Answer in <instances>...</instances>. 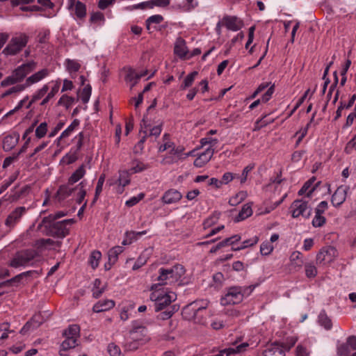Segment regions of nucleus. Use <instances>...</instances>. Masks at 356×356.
Listing matches in <instances>:
<instances>
[{"label":"nucleus","mask_w":356,"mask_h":356,"mask_svg":"<svg viewBox=\"0 0 356 356\" xmlns=\"http://www.w3.org/2000/svg\"><path fill=\"white\" fill-rule=\"evenodd\" d=\"M159 273V275L157 277L159 282L151 286L150 290L152 291H160L161 286L178 282L184 275L185 270L182 265L175 264L170 268H161Z\"/></svg>","instance_id":"f257e3e1"},{"label":"nucleus","mask_w":356,"mask_h":356,"mask_svg":"<svg viewBox=\"0 0 356 356\" xmlns=\"http://www.w3.org/2000/svg\"><path fill=\"white\" fill-rule=\"evenodd\" d=\"M255 285L232 286L225 289V293L220 299L222 305L241 303L245 298L248 297L255 289Z\"/></svg>","instance_id":"f03ea898"},{"label":"nucleus","mask_w":356,"mask_h":356,"mask_svg":"<svg viewBox=\"0 0 356 356\" xmlns=\"http://www.w3.org/2000/svg\"><path fill=\"white\" fill-rule=\"evenodd\" d=\"M138 332H140L142 336H145L147 333L146 327L143 325H133V328L129 332V339H127L124 344V351H134L145 342V339L136 337V335Z\"/></svg>","instance_id":"7ed1b4c3"},{"label":"nucleus","mask_w":356,"mask_h":356,"mask_svg":"<svg viewBox=\"0 0 356 356\" xmlns=\"http://www.w3.org/2000/svg\"><path fill=\"white\" fill-rule=\"evenodd\" d=\"M149 298L154 302V311L159 312L171 306L170 304L176 300L177 295L174 292L162 293L159 291H153Z\"/></svg>","instance_id":"20e7f679"},{"label":"nucleus","mask_w":356,"mask_h":356,"mask_svg":"<svg viewBox=\"0 0 356 356\" xmlns=\"http://www.w3.org/2000/svg\"><path fill=\"white\" fill-rule=\"evenodd\" d=\"M39 255L38 252L33 249H26L16 252L10 261V266L18 268L26 266L29 263Z\"/></svg>","instance_id":"39448f33"},{"label":"nucleus","mask_w":356,"mask_h":356,"mask_svg":"<svg viewBox=\"0 0 356 356\" xmlns=\"http://www.w3.org/2000/svg\"><path fill=\"white\" fill-rule=\"evenodd\" d=\"M28 40L29 37L24 33H21L18 36L13 37L11 38L8 45L3 49L2 53L6 56L16 55L26 47Z\"/></svg>","instance_id":"423d86ee"},{"label":"nucleus","mask_w":356,"mask_h":356,"mask_svg":"<svg viewBox=\"0 0 356 356\" xmlns=\"http://www.w3.org/2000/svg\"><path fill=\"white\" fill-rule=\"evenodd\" d=\"M290 209L292 217L296 218L302 216L305 218H309L312 214V209L308 207V202L302 200H296L293 202Z\"/></svg>","instance_id":"0eeeda50"},{"label":"nucleus","mask_w":356,"mask_h":356,"mask_svg":"<svg viewBox=\"0 0 356 356\" xmlns=\"http://www.w3.org/2000/svg\"><path fill=\"white\" fill-rule=\"evenodd\" d=\"M69 234V230L63 225V222L52 221L47 226V232L44 234L54 238H63Z\"/></svg>","instance_id":"6e6552de"},{"label":"nucleus","mask_w":356,"mask_h":356,"mask_svg":"<svg viewBox=\"0 0 356 356\" xmlns=\"http://www.w3.org/2000/svg\"><path fill=\"white\" fill-rule=\"evenodd\" d=\"M337 350L338 356H351L352 351L356 352V336H350L346 342L339 343Z\"/></svg>","instance_id":"1a4fd4ad"},{"label":"nucleus","mask_w":356,"mask_h":356,"mask_svg":"<svg viewBox=\"0 0 356 356\" xmlns=\"http://www.w3.org/2000/svg\"><path fill=\"white\" fill-rule=\"evenodd\" d=\"M337 250L333 246H326L321 249L316 255V262L319 264L330 263L337 256Z\"/></svg>","instance_id":"9d476101"},{"label":"nucleus","mask_w":356,"mask_h":356,"mask_svg":"<svg viewBox=\"0 0 356 356\" xmlns=\"http://www.w3.org/2000/svg\"><path fill=\"white\" fill-rule=\"evenodd\" d=\"M27 209L25 207L15 208L6 218L5 225L13 229L18 223L23 215L26 213Z\"/></svg>","instance_id":"9b49d317"},{"label":"nucleus","mask_w":356,"mask_h":356,"mask_svg":"<svg viewBox=\"0 0 356 356\" xmlns=\"http://www.w3.org/2000/svg\"><path fill=\"white\" fill-rule=\"evenodd\" d=\"M35 67L36 63L34 61H30L19 66L13 72V73L14 74V76H16L19 82H21L26 75L33 71Z\"/></svg>","instance_id":"f8f14e48"},{"label":"nucleus","mask_w":356,"mask_h":356,"mask_svg":"<svg viewBox=\"0 0 356 356\" xmlns=\"http://www.w3.org/2000/svg\"><path fill=\"white\" fill-rule=\"evenodd\" d=\"M148 127H149V124L148 123L147 116L146 114H145L140 123V134H143L144 135L142 136L134 149V152L136 154L141 152L144 148L143 144L145 142L147 137L148 136L147 130H144V129H147Z\"/></svg>","instance_id":"ddd939ff"},{"label":"nucleus","mask_w":356,"mask_h":356,"mask_svg":"<svg viewBox=\"0 0 356 356\" xmlns=\"http://www.w3.org/2000/svg\"><path fill=\"white\" fill-rule=\"evenodd\" d=\"M348 189L349 186H340L337 188L331 198V202L334 207H339L344 202Z\"/></svg>","instance_id":"4468645a"},{"label":"nucleus","mask_w":356,"mask_h":356,"mask_svg":"<svg viewBox=\"0 0 356 356\" xmlns=\"http://www.w3.org/2000/svg\"><path fill=\"white\" fill-rule=\"evenodd\" d=\"M222 20L228 30L237 31L243 26V21L236 16H225Z\"/></svg>","instance_id":"2eb2a0df"},{"label":"nucleus","mask_w":356,"mask_h":356,"mask_svg":"<svg viewBox=\"0 0 356 356\" xmlns=\"http://www.w3.org/2000/svg\"><path fill=\"white\" fill-rule=\"evenodd\" d=\"M75 190H76V186L73 187L72 185L69 184L67 182L66 184L59 186L56 193V198L58 202H62L71 195Z\"/></svg>","instance_id":"dca6fc26"},{"label":"nucleus","mask_w":356,"mask_h":356,"mask_svg":"<svg viewBox=\"0 0 356 356\" xmlns=\"http://www.w3.org/2000/svg\"><path fill=\"white\" fill-rule=\"evenodd\" d=\"M214 153V149L208 147L204 152L201 153L199 156L195 159L194 165L197 168H202L212 158Z\"/></svg>","instance_id":"f3484780"},{"label":"nucleus","mask_w":356,"mask_h":356,"mask_svg":"<svg viewBox=\"0 0 356 356\" xmlns=\"http://www.w3.org/2000/svg\"><path fill=\"white\" fill-rule=\"evenodd\" d=\"M263 356H285V351L280 343L275 342L266 347Z\"/></svg>","instance_id":"a211bd4d"},{"label":"nucleus","mask_w":356,"mask_h":356,"mask_svg":"<svg viewBox=\"0 0 356 356\" xmlns=\"http://www.w3.org/2000/svg\"><path fill=\"white\" fill-rule=\"evenodd\" d=\"M182 198L181 193L176 189H169L165 191L162 197V201L167 204L179 202Z\"/></svg>","instance_id":"6ab92c4d"},{"label":"nucleus","mask_w":356,"mask_h":356,"mask_svg":"<svg viewBox=\"0 0 356 356\" xmlns=\"http://www.w3.org/2000/svg\"><path fill=\"white\" fill-rule=\"evenodd\" d=\"M188 52V51L186 45V41L181 37L177 38L174 47L175 54L180 58H184Z\"/></svg>","instance_id":"aec40b11"},{"label":"nucleus","mask_w":356,"mask_h":356,"mask_svg":"<svg viewBox=\"0 0 356 356\" xmlns=\"http://www.w3.org/2000/svg\"><path fill=\"white\" fill-rule=\"evenodd\" d=\"M74 7V14L79 19H83L86 15V6L80 1L69 0V7Z\"/></svg>","instance_id":"412c9836"},{"label":"nucleus","mask_w":356,"mask_h":356,"mask_svg":"<svg viewBox=\"0 0 356 356\" xmlns=\"http://www.w3.org/2000/svg\"><path fill=\"white\" fill-rule=\"evenodd\" d=\"M49 74V71L47 69H42L35 74H32L29 77H28L26 80V82L24 85V88H27L31 85L38 83L41 81L42 79L46 77Z\"/></svg>","instance_id":"4be33fe9"},{"label":"nucleus","mask_w":356,"mask_h":356,"mask_svg":"<svg viewBox=\"0 0 356 356\" xmlns=\"http://www.w3.org/2000/svg\"><path fill=\"white\" fill-rule=\"evenodd\" d=\"M115 307V302L113 300H99L94 305L92 311L95 313H99L108 311Z\"/></svg>","instance_id":"5701e85b"},{"label":"nucleus","mask_w":356,"mask_h":356,"mask_svg":"<svg viewBox=\"0 0 356 356\" xmlns=\"http://www.w3.org/2000/svg\"><path fill=\"white\" fill-rule=\"evenodd\" d=\"M19 134L17 136L8 135L4 137L3 140V149L6 152H9L13 149L18 143Z\"/></svg>","instance_id":"b1692460"},{"label":"nucleus","mask_w":356,"mask_h":356,"mask_svg":"<svg viewBox=\"0 0 356 356\" xmlns=\"http://www.w3.org/2000/svg\"><path fill=\"white\" fill-rule=\"evenodd\" d=\"M179 309V306L178 305H172L166 309H163L164 311L161 312L156 316V318L158 320H168L172 317V316L176 313Z\"/></svg>","instance_id":"393cba45"},{"label":"nucleus","mask_w":356,"mask_h":356,"mask_svg":"<svg viewBox=\"0 0 356 356\" xmlns=\"http://www.w3.org/2000/svg\"><path fill=\"white\" fill-rule=\"evenodd\" d=\"M318 322L326 330H330L332 327V323L330 318L327 316L326 312L323 309L318 316Z\"/></svg>","instance_id":"a878e982"},{"label":"nucleus","mask_w":356,"mask_h":356,"mask_svg":"<svg viewBox=\"0 0 356 356\" xmlns=\"http://www.w3.org/2000/svg\"><path fill=\"white\" fill-rule=\"evenodd\" d=\"M86 174L85 165L82 164L78 169H76L72 175L69 177L67 182L69 184L74 185L79 181Z\"/></svg>","instance_id":"bb28decb"},{"label":"nucleus","mask_w":356,"mask_h":356,"mask_svg":"<svg viewBox=\"0 0 356 356\" xmlns=\"http://www.w3.org/2000/svg\"><path fill=\"white\" fill-rule=\"evenodd\" d=\"M252 214V209L250 204H245L243 206L238 216L235 217L234 222H238L246 219Z\"/></svg>","instance_id":"cd10ccee"},{"label":"nucleus","mask_w":356,"mask_h":356,"mask_svg":"<svg viewBox=\"0 0 356 356\" xmlns=\"http://www.w3.org/2000/svg\"><path fill=\"white\" fill-rule=\"evenodd\" d=\"M194 307H195V305L190 303L183 308L181 314L184 319L193 321V318H195L197 312Z\"/></svg>","instance_id":"c85d7f7f"},{"label":"nucleus","mask_w":356,"mask_h":356,"mask_svg":"<svg viewBox=\"0 0 356 356\" xmlns=\"http://www.w3.org/2000/svg\"><path fill=\"white\" fill-rule=\"evenodd\" d=\"M28 189V186H25L19 190H17V186L14 187L12 189V193L10 195L8 200L10 202H15L18 200L27 191Z\"/></svg>","instance_id":"c756f323"},{"label":"nucleus","mask_w":356,"mask_h":356,"mask_svg":"<svg viewBox=\"0 0 356 356\" xmlns=\"http://www.w3.org/2000/svg\"><path fill=\"white\" fill-rule=\"evenodd\" d=\"M124 251L122 246H115L110 249L108 252V260L112 263H115L118 261V255Z\"/></svg>","instance_id":"7c9ffc66"},{"label":"nucleus","mask_w":356,"mask_h":356,"mask_svg":"<svg viewBox=\"0 0 356 356\" xmlns=\"http://www.w3.org/2000/svg\"><path fill=\"white\" fill-rule=\"evenodd\" d=\"M198 72L197 71H193L188 74L184 79L183 83L180 86L181 90H186V88L191 87L195 79V77L197 76Z\"/></svg>","instance_id":"2f4dec72"},{"label":"nucleus","mask_w":356,"mask_h":356,"mask_svg":"<svg viewBox=\"0 0 356 356\" xmlns=\"http://www.w3.org/2000/svg\"><path fill=\"white\" fill-rule=\"evenodd\" d=\"M86 186V181L85 180L81 181L76 186V190H79L78 195H77V198H76V202L78 204H81L86 197V191L85 189Z\"/></svg>","instance_id":"473e14b6"},{"label":"nucleus","mask_w":356,"mask_h":356,"mask_svg":"<svg viewBox=\"0 0 356 356\" xmlns=\"http://www.w3.org/2000/svg\"><path fill=\"white\" fill-rule=\"evenodd\" d=\"M163 21V17L161 15H154L149 17L146 21H145V25L147 29L149 31H151V24H159L161 23Z\"/></svg>","instance_id":"72a5a7b5"},{"label":"nucleus","mask_w":356,"mask_h":356,"mask_svg":"<svg viewBox=\"0 0 356 356\" xmlns=\"http://www.w3.org/2000/svg\"><path fill=\"white\" fill-rule=\"evenodd\" d=\"M102 257V253L98 250L93 251L89 257V264L92 268L95 269L99 266V261Z\"/></svg>","instance_id":"f704fd0d"},{"label":"nucleus","mask_w":356,"mask_h":356,"mask_svg":"<svg viewBox=\"0 0 356 356\" xmlns=\"http://www.w3.org/2000/svg\"><path fill=\"white\" fill-rule=\"evenodd\" d=\"M80 121L78 119H75L73 120V122L70 124V125L64 130L61 135L58 138V140H60L62 138L68 137L72 131H73L76 127H77L79 125Z\"/></svg>","instance_id":"c9c22d12"},{"label":"nucleus","mask_w":356,"mask_h":356,"mask_svg":"<svg viewBox=\"0 0 356 356\" xmlns=\"http://www.w3.org/2000/svg\"><path fill=\"white\" fill-rule=\"evenodd\" d=\"M80 332L79 326L77 325H71L65 330L63 332V335L65 337H74L76 338Z\"/></svg>","instance_id":"e433bc0d"},{"label":"nucleus","mask_w":356,"mask_h":356,"mask_svg":"<svg viewBox=\"0 0 356 356\" xmlns=\"http://www.w3.org/2000/svg\"><path fill=\"white\" fill-rule=\"evenodd\" d=\"M74 102V98L67 95H63L58 100L57 104L58 106H64L66 109H69Z\"/></svg>","instance_id":"4c0bfd02"},{"label":"nucleus","mask_w":356,"mask_h":356,"mask_svg":"<svg viewBox=\"0 0 356 356\" xmlns=\"http://www.w3.org/2000/svg\"><path fill=\"white\" fill-rule=\"evenodd\" d=\"M119 185L122 186L120 193L123 191V188L130 183L129 173L127 171L120 172L119 178L118 179Z\"/></svg>","instance_id":"58836bf2"},{"label":"nucleus","mask_w":356,"mask_h":356,"mask_svg":"<svg viewBox=\"0 0 356 356\" xmlns=\"http://www.w3.org/2000/svg\"><path fill=\"white\" fill-rule=\"evenodd\" d=\"M147 233V231H143V232H127L126 235L129 237V241L127 239L123 240L122 244L123 245H126L128 244H130L132 243V240H136L138 236H140L142 235H144Z\"/></svg>","instance_id":"ea45409f"},{"label":"nucleus","mask_w":356,"mask_h":356,"mask_svg":"<svg viewBox=\"0 0 356 356\" xmlns=\"http://www.w3.org/2000/svg\"><path fill=\"white\" fill-rule=\"evenodd\" d=\"M76 346V339L74 337H66L62 342L60 347L63 350H67L73 348Z\"/></svg>","instance_id":"a19ab883"},{"label":"nucleus","mask_w":356,"mask_h":356,"mask_svg":"<svg viewBox=\"0 0 356 356\" xmlns=\"http://www.w3.org/2000/svg\"><path fill=\"white\" fill-rule=\"evenodd\" d=\"M78 159V154L75 152L73 153L66 154L60 160L61 163L70 165L74 163Z\"/></svg>","instance_id":"79ce46f5"},{"label":"nucleus","mask_w":356,"mask_h":356,"mask_svg":"<svg viewBox=\"0 0 356 356\" xmlns=\"http://www.w3.org/2000/svg\"><path fill=\"white\" fill-rule=\"evenodd\" d=\"M298 341V337L296 336H291L287 337L285 342L280 343L282 347L284 349V351H289L291 348L296 344Z\"/></svg>","instance_id":"37998d69"},{"label":"nucleus","mask_w":356,"mask_h":356,"mask_svg":"<svg viewBox=\"0 0 356 356\" xmlns=\"http://www.w3.org/2000/svg\"><path fill=\"white\" fill-rule=\"evenodd\" d=\"M241 239V237L238 234H235L232 236L231 237H228L220 241V243L222 244V247L224 248L228 245H233L236 243L238 242Z\"/></svg>","instance_id":"c03bdc74"},{"label":"nucleus","mask_w":356,"mask_h":356,"mask_svg":"<svg viewBox=\"0 0 356 356\" xmlns=\"http://www.w3.org/2000/svg\"><path fill=\"white\" fill-rule=\"evenodd\" d=\"M305 270L306 276L308 278H314L317 275V269L316 266L310 263H307L305 265Z\"/></svg>","instance_id":"a18cd8bd"},{"label":"nucleus","mask_w":356,"mask_h":356,"mask_svg":"<svg viewBox=\"0 0 356 356\" xmlns=\"http://www.w3.org/2000/svg\"><path fill=\"white\" fill-rule=\"evenodd\" d=\"M92 87L90 84L86 85L82 90L81 98L83 104L88 102L91 96Z\"/></svg>","instance_id":"49530a36"},{"label":"nucleus","mask_w":356,"mask_h":356,"mask_svg":"<svg viewBox=\"0 0 356 356\" xmlns=\"http://www.w3.org/2000/svg\"><path fill=\"white\" fill-rule=\"evenodd\" d=\"M191 303L195 305V307L197 312H206L209 305V302L207 300H195Z\"/></svg>","instance_id":"de8ad7c7"},{"label":"nucleus","mask_w":356,"mask_h":356,"mask_svg":"<svg viewBox=\"0 0 356 356\" xmlns=\"http://www.w3.org/2000/svg\"><path fill=\"white\" fill-rule=\"evenodd\" d=\"M66 67L70 72H76L79 70L81 65L74 60L67 59Z\"/></svg>","instance_id":"09e8293b"},{"label":"nucleus","mask_w":356,"mask_h":356,"mask_svg":"<svg viewBox=\"0 0 356 356\" xmlns=\"http://www.w3.org/2000/svg\"><path fill=\"white\" fill-rule=\"evenodd\" d=\"M49 86L44 85L40 90H38L32 97V102H36L43 97L48 92Z\"/></svg>","instance_id":"8fccbe9b"},{"label":"nucleus","mask_w":356,"mask_h":356,"mask_svg":"<svg viewBox=\"0 0 356 356\" xmlns=\"http://www.w3.org/2000/svg\"><path fill=\"white\" fill-rule=\"evenodd\" d=\"M47 132V123L42 122L35 129V136L38 138H43Z\"/></svg>","instance_id":"3c124183"},{"label":"nucleus","mask_w":356,"mask_h":356,"mask_svg":"<svg viewBox=\"0 0 356 356\" xmlns=\"http://www.w3.org/2000/svg\"><path fill=\"white\" fill-rule=\"evenodd\" d=\"M322 215L321 213H315V216L312 220V225L314 227H322L325 223L326 219Z\"/></svg>","instance_id":"603ef678"},{"label":"nucleus","mask_w":356,"mask_h":356,"mask_svg":"<svg viewBox=\"0 0 356 356\" xmlns=\"http://www.w3.org/2000/svg\"><path fill=\"white\" fill-rule=\"evenodd\" d=\"M24 89H25V88H24L23 84H19V85L15 86L10 88H9L8 90H7L5 92H3L1 95V97L4 98V97H6L13 94V93H16V92H22Z\"/></svg>","instance_id":"864d4df0"},{"label":"nucleus","mask_w":356,"mask_h":356,"mask_svg":"<svg viewBox=\"0 0 356 356\" xmlns=\"http://www.w3.org/2000/svg\"><path fill=\"white\" fill-rule=\"evenodd\" d=\"M59 85L56 84L51 90V91L47 94V95L43 99L41 102L40 105H45L51 98L54 97V95L58 92Z\"/></svg>","instance_id":"5fc2aeb1"},{"label":"nucleus","mask_w":356,"mask_h":356,"mask_svg":"<svg viewBox=\"0 0 356 356\" xmlns=\"http://www.w3.org/2000/svg\"><path fill=\"white\" fill-rule=\"evenodd\" d=\"M273 247L270 242H264L260 245V252L262 255H268L273 251Z\"/></svg>","instance_id":"6e6d98bb"},{"label":"nucleus","mask_w":356,"mask_h":356,"mask_svg":"<svg viewBox=\"0 0 356 356\" xmlns=\"http://www.w3.org/2000/svg\"><path fill=\"white\" fill-rule=\"evenodd\" d=\"M206 313H207V312H197L195 318H193V321H194L195 323H197L200 325H206L207 324Z\"/></svg>","instance_id":"4d7b16f0"},{"label":"nucleus","mask_w":356,"mask_h":356,"mask_svg":"<svg viewBox=\"0 0 356 356\" xmlns=\"http://www.w3.org/2000/svg\"><path fill=\"white\" fill-rule=\"evenodd\" d=\"M17 83H19V81L17 79L16 76H15L14 74L12 72V74L10 76L6 77L1 82V86L2 87H6L10 85H14Z\"/></svg>","instance_id":"13d9d810"},{"label":"nucleus","mask_w":356,"mask_h":356,"mask_svg":"<svg viewBox=\"0 0 356 356\" xmlns=\"http://www.w3.org/2000/svg\"><path fill=\"white\" fill-rule=\"evenodd\" d=\"M90 21L92 23H97L98 22H104V15L101 12H95L91 13Z\"/></svg>","instance_id":"bf43d9fd"},{"label":"nucleus","mask_w":356,"mask_h":356,"mask_svg":"<svg viewBox=\"0 0 356 356\" xmlns=\"http://www.w3.org/2000/svg\"><path fill=\"white\" fill-rule=\"evenodd\" d=\"M235 178H239V175H236V174L234 175L229 172H225L222 175V179H221L222 185L229 184L231 181H232Z\"/></svg>","instance_id":"052dcab7"},{"label":"nucleus","mask_w":356,"mask_h":356,"mask_svg":"<svg viewBox=\"0 0 356 356\" xmlns=\"http://www.w3.org/2000/svg\"><path fill=\"white\" fill-rule=\"evenodd\" d=\"M315 180V177H312L308 181H307L298 191V195H302L303 194H305L308 191V189L312 186Z\"/></svg>","instance_id":"680f3d73"},{"label":"nucleus","mask_w":356,"mask_h":356,"mask_svg":"<svg viewBox=\"0 0 356 356\" xmlns=\"http://www.w3.org/2000/svg\"><path fill=\"white\" fill-rule=\"evenodd\" d=\"M218 143V140L217 138H213L207 136V137L203 138L200 140V143L202 146H204L206 145H210L209 147L215 146Z\"/></svg>","instance_id":"e2e57ef3"},{"label":"nucleus","mask_w":356,"mask_h":356,"mask_svg":"<svg viewBox=\"0 0 356 356\" xmlns=\"http://www.w3.org/2000/svg\"><path fill=\"white\" fill-rule=\"evenodd\" d=\"M18 173L11 175L1 186L0 193L4 192L17 179Z\"/></svg>","instance_id":"0e129e2a"},{"label":"nucleus","mask_w":356,"mask_h":356,"mask_svg":"<svg viewBox=\"0 0 356 356\" xmlns=\"http://www.w3.org/2000/svg\"><path fill=\"white\" fill-rule=\"evenodd\" d=\"M275 91V84H273L270 86V87L268 88L267 91L262 95L261 99V102L266 103L272 97V95L273 94Z\"/></svg>","instance_id":"69168bd1"},{"label":"nucleus","mask_w":356,"mask_h":356,"mask_svg":"<svg viewBox=\"0 0 356 356\" xmlns=\"http://www.w3.org/2000/svg\"><path fill=\"white\" fill-rule=\"evenodd\" d=\"M254 168V165H248L244 168L243 170L242 174L239 176L240 181L241 184H243L247 180V177L248 173Z\"/></svg>","instance_id":"338daca9"},{"label":"nucleus","mask_w":356,"mask_h":356,"mask_svg":"<svg viewBox=\"0 0 356 356\" xmlns=\"http://www.w3.org/2000/svg\"><path fill=\"white\" fill-rule=\"evenodd\" d=\"M108 351L111 356H120V348L113 343L108 344Z\"/></svg>","instance_id":"774afa93"}]
</instances>
